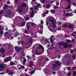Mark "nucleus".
I'll return each mask as SVG.
<instances>
[{
	"label": "nucleus",
	"mask_w": 76,
	"mask_h": 76,
	"mask_svg": "<svg viewBox=\"0 0 76 76\" xmlns=\"http://www.w3.org/2000/svg\"><path fill=\"white\" fill-rule=\"evenodd\" d=\"M56 19L54 18H52V19L50 20V21L52 22V24H53V26L54 28H56V26H54L55 24V20Z\"/></svg>",
	"instance_id": "nucleus-1"
},
{
	"label": "nucleus",
	"mask_w": 76,
	"mask_h": 76,
	"mask_svg": "<svg viewBox=\"0 0 76 76\" xmlns=\"http://www.w3.org/2000/svg\"><path fill=\"white\" fill-rule=\"evenodd\" d=\"M15 49L16 50V51L17 52H18V51H19L20 50H23V48H20L19 47L18 48V47L17 46H15Z\"/></svg>",
	"instance_id": "nucleus-2"
},
{
	"label": "nucleus",
	"mask_w": 76,
	"mask_h": 76,
	"mask_svg": "<svg viewBox=\"0 0 76 76\" xmlns=\"http://www.w3.org/2000/svg\"><path fill=\"white\" fill-rule=\"evenodd\" d=\"M69 47L70 48L72 47V45H67L66 43H65V44L64 45V48H67V47Z\"/></svg>",
	"instance_id": "nucleus-3"
},
{
	"label": "nucleus",
	"mask_w": 76,
	"mask_h": 76,
	"mask_svg": "<svg viewBox=\"0 0 76 76\" xmlns=\"http://www.w3.org/2000/svg\"><path fill=\"white\" fill-rule=\"evenodd\" d=\"M12 58V57H9L7 59L4 60V62H7L8 61H10V60H11V59Z\"/></svg>",
	"instance_id": "nucleus-4"
},
{
	"label": "nucleus",
	"mask_w": 76,
	"mask_h": 76,
	"mask_svg": "<svg viewBox=\"0 0 76 76\" xmlns=\"http://www.w3.org/2000/svg\"><path fill=\"white\" fill-rule=\"evenodd\" d=\"M4 69V65L3 64H0V70H2Z\"/></svg>",
	"instance_id": "nucleus-5"
},
{
	"label": "nucleus",
	"mask_w": 76,
	"mask_h": 76,
	"mask_svg": "<svg viewBox=\"0 0 76 76\" xmlns=\"http://www.w3.org/2000/svg\"><path fill=\"white\" fill-rule=\"evenodd\" d=\"M18 10L19 12H22L23 10V8L20 7L18 8Z\"/></svg>",
	"instance_id": "nucleus-6"
},
{
	"label": "nucleus",
	"mask_w": 76,
	"mask_h": 76,
	"mask_svg": "<svg viewBox=\"0 0 76 76\" xmlns=\"http://www.w3.org/2000/svg\"><path fill=\"white\" fill-rule=\"evenodd\" d=\"M66 15V16L67 17H68L69 16H73V14H72L71 13H69L66 14L65 15Z\"/></svg>",
	"instance_id": "nucleus-7"
},
{
	"label": "nucleus",
	"mask_w": 76,
	"mask_h": 76,
	"mask_svg": "<svg viewBox=\"0 0 76 76\" xmlns=\"http://www.w3.org/2000/svg\"><path fill=\"white\" fill-rule=\"evenodd\" d=\"M5 50H5V49H4L3 48H1V49L0 51L1 53H4V51H5Z\"/></svg>",
	"instance_id": "nucleus-8"
},
{
	"label": "nucleus",
	"mask_w": 76,
	"mask_h": 76,
	"mask_svg": "<svg viewBox=\"0 0 76 76\" xmlns=\"http://www.w3.org/2000/svg\"><path fill=\"white\" fill-rule=\"evenodd\" d=\"M33 65H34V63H33V62L31 61L29 64V66L31 67H32V66H33Z\"/></svg>",
	"instance_id": "nucleus-9"
},
{
	"label": "nucleus",
	"mask_w": 76,
	"mask_h": 76,
	"mask_svg": "<svg viewBox=\"0 0 76 76\" xmlns=\"http://www.w3.org/2000/svg\"><path fill=\"white\" fill-rule=\"evenodd\" d=\"M32 41H33V39L32 38L29 39L28 41V42H29V43H32Z\"/></svg>",
	"instance_id": "nucleus-10"
},
{
	"label": "nucleus",
	"mask_w": 76,
	"mask_h": 76,
	"mask_svg": "<svg viewBox=\"0 0 76 76\" xmlns=\"http://www.w3.org/2000/svg\"><path fill=\"white\" fill-rule=\"evenodd\" d=\"M5 13H8V15H10V14L11 13V11H10V10H8V11H6L5 12Z\"/></svg>",
	"instance_id": "nucleus-11"
},
{
	"label": "nucleus",
	"mask_w": 76,
	"mask_h": 76,
	"mask_svg": "<svg viewBox=\"0 0 76 76\" xmlns=\"http://www.w3.org/2000/svg\"><path fill=\"white\" fill-rule=\"evenodd\" d=\"M65 44V43H64L63 42H61L59 43V46H61V45H64Z\"/></svg>",
	"instance_id": "nucleus-12"
},
{
	"label": "nucleus",
	"mask_w": 76,
	"mask_h": 76,
	"mask_svg": "<svg viewBox=\"0 0 76 76\" xmlns=\"http://www.w3.org/2000/svg\"><path fill=\"white\" fill-rule=\"evenodd\" d=\"M31 18H33V17H34V11L31 12Z\"/></svg>",
	"instance_id": "nucleus-13"
},
{
	"label": "nucleus",
	"mask_w": 76,
	"mask_h": 76,
	"mask_svg": "<svg viewBox=\"0 0 76 76\" xmlns=\"http://www.w3.org/2000/svg\"><path fill=\"white\" fill-rule=\"evenodd\" d=\"M26 6V4L25 3H23L21 4V6L22 7H25Z\"/></svg>",
	"instance_id": "nucleus-14"
},
{
	"label": "nucleus",
	"mask_w": 76,
	"mask_h": 76,
	"mask_svg": "<svg viewBox=\"0 0 76 76\" xmlns=\"http://www.w3.org/2000/svg\"><path fill=\"white\" fill-rule=\"evenodd\" d=\"M57 65L56 64H54L53 65V69H54V68H55V67H57Z\"/></svg>",
	"instance_id": "nucleus-15"
},
{
	"label": "nucleus",
	"mask_w": 76,
	"mask_h": 76,
	"mask_svg": "<svg viewBox=\"0 0 76 76\" xmlns=\"http://www.w3.org/2000/svg\"><path fill=\"white\" fill-rule=\"evenodd\" d=\"M56 65H59V64H60V62L59 61H57L56 62Z\"/></svg>",
	"instance_id": "nucleus-16"
},
{
	"label": "nucleus",
	"mask_w": 76,
	"mask_h": 76,
	"mask_svg": "<svg viewBox=\"0 0 76 76\" xmlns=\"http://www.w3.org/2000/svg\"><path fill=\"white\" fill-rule=\"evenodd\" d=\"M50 12L51 13H52V14H54V13H55V11L53 10H50Z\"/></svg>",
	"instance_id": "nucleus-17"
},
{
	"label": "nucleus",
	"mask_w": 76,
	"mask_h": 76,
	"mask_svg": "<svg viewBox=\"0 0 76 76\" xmlns=\"http://www.w3.org/2000/svg\"><path fill=\"white\" fill-rule=\"evenodd\" d=\"M37 6L38 7H41V4H40L38 3L37 4Z\"/></svg>",
	"instance_id": "nucleus-18"
},
{
	"label": "nucleus",
	"mask_w": 76,
	"mask_h": 76,
	"mask_svg": "<svg viewBox=\"0 0 76 76\" xmlns=\"http://www.w3.org/2000/svg\"><path fill=\"white\" fill-rule=\"evenodd\" d=\"M68 27L70 28H73V26L72 25H68Z\"/></svg>",
	"instance_id": "nucleus-19"
},
{
	"label": "nucleus",
	"mask_w": 76,
	"mask_h": 76,
	"mask_svg": "<svg viewBox=\"0 0 76 76\" xmlns=\"http://www.w3.org/2000/svg\"><path fill=\"white\" fill-rule=\"evenodd\" d=\"M3 13V11L1 10L0 11V15H2Z\"/></svg>",
	"instance_id": "nucleus-20"
},
{
	"label": "nucleus",
	"mask_w": 76,
	"mask_h": 76,
	"mask_svg": "<svg viewBox=\"0 0 76 76\" xmlns=\"http://www.w3.org/2000/svg\"><path fill=\"white\" fill-rule=\"evenodd\" d=\"M34 73H35V70H33L32 72H31L30 73V74L31 75H32L33 74H34Z\"/></svg>",
	"instance_id": "nucleus-21"
},
{
	"label": "nucleus",
	"mask_w": 76,
	"mask_h": 76,
	"mask_svg": "<svg viewBox=\"0 0 76 76\" xmlns=\"http://www.w3.org/2000/svg\"><path fill=\"white\" fill-rule=\"evenodd\" d=\"M25 25V23H23L21 24V26H23Z\"/></svg>",
	"instance_id": "nucleus-22"
},
{
	"label": "nucleus",
	"mask_w": 76,
	"mask_h": 76,
	"mask_svg": "<svg viewBox=\"0 0 76 76\" xmlns=\"http://www.w3.org/2000/svg\"><path fill=\"white\" fill-rule=\"evenodd\" d=\"M41 2L42 3H44L45 2V0H40Z\"/></svg>",
	"instance_id": "nucleus-23"
},
{
	"label": "nucleus",
	"mask_w": 76,
	"mask_h": 76,
	"mask_svg": "<svg viewBox=\"0 0 76 76\" xmlns=\"http://www.w3.org/2000/svg\"><path fill=\"white\" fill-rule=\"evenodd\" d=\"M39 48H41L42 49H44V48L42 46L40 45L39 46Z\"/></svg>",
	"instance_id": "nucleus-24"
},
{
	"label": "nucleus",
	"mask_w": 76,
	"mask_h": 76,
	"mask_svg": "<svg viewBox=\"0 0 76 76\" xmlns=\"http://www.w3.org/2000/svg\"><path fill=\"white\" fill-rule=\"evenodd\" d=\"M38 7L37 6H35L34 7V9L35 10H38Z\"/></svg>",
	"instance_id": "nucleus-25"
},
{
	"label": "nucleus",
	"mask_w": 76,
	"mask_h": 76,
	"mask_svg": "<svg viewBox=\"0 0 76 76\" xmlns=\"http://www.w3.org/2000/svg\"><path fill=\"white\" fill-rule=\"evenodd\" d=\"M63 27H64V28H66V27H67V25L66 24H64L63 25Z\"/></svg>",
	"instance_id": "nucleus-26"
},
{
	"label": "nucleus",
	"mask_w": 76,
	"mask_h": 76,
	"mask_svg": "<svg viewBox=\"0 0 76 76\" xmlns=\"http://www.w3.org/2000/svg\"><path fill=\"white\" fill-rule=\"evenodd\" d=\"M4 6L6 9H7L8 8V5H4Z\"/></svg>",
	"instance_id": "nucleus-27"
},
{
	"label": "nucleus",
	"mask_w": 76,
	"mask_h": 76,
	"mask_svg": "<svg viewBox=\"0 0 76 76\" xmlns=\"http://www.w3.org/2000/svg\"><path fill=\"white\" fill-rule=\"evenodd\" d=\"M70 7H71L69 5V7L65 8V9H70Z\"/></svg>",
	"instance_id": "nucleus-28"
},
{
	"label": "nucleus",
	"mask_w": 76,
	"mask_h": 76,
	"mask_svg": "<svg viewBox=\"0 0 76 76\" xmlns=\"http://www.w3.org/2000/svg\"><path fill=\"white\" fill-rule=\"evenodd\" d=\"M49 11L48 10H47L46 11V12H45V14L46 15H47V14H48V13H49Z\"/></svg>",
	"instance_id": "nucleus-29"
},
{
	"label": "nucleus",
	"mask_w": 76,
	"mask_h": 76,
	"mask_svg": "<svg viewBox=\"0 0 76 76\" xmlns=\"http://www.w3.org/2000/svg\"><path fill=\"white\" fill-rule=\"evenodd\" d=\"M50 7V5H48L47 6L46 8H47V9H48Z\"/></svg>",
	"instance_id": "nucleus-30"
},
{
	"label": "nucleus",
	"mask_w": 76,
	"mask_h": 76,
	"mask_svg": "<svg viewBox=\"0 0 76 76\" xmlns=\"http://www.w3.org/2000/svg\"><path fill=\"white\" fill-rule=\"evenodd\" d=\"M9 74L10 75H12L13 74V72H9Z\"/></svg>",
	"instance_id": "nucleus-31"
},
{
	"label": "nucleus",
	"mask_w": 76,
	"mask_h": 76,
	"mask_svg": "<svg viewBox=\"0 0 76 76\" xmlns=\"http://www.w3.org/2000/svg\"><path fill=\"white\" fill-rule=\"evenodd\" d=\"M55 48V47H51V48H49V49H50V50H53V49H54V48Z\"/></svg>",
	"instance_id": "nucleus-32"
},
{
	"label": "nucleus",
	"mask_w": 76,
	"mask_h": 76,
	"mask_svg": "<svg viewBox=\"0 0 76 76\" xmlns=\"http://www.w3.org/2000/svg\"><path fill=\"white\" fill-rule=\"evenodd\" d=\"M26 20H29V18H28V17H26Z\"/></svg>",
	"instance_id": "nucleus-33"
},
{
	"label": "nucleus",
	"mask_w": 76,
	"mask_h": 76,
	"mask_svg": "<svg viewBox=\"0 0 76 76\" xmlns=\"http://www.w3.org/2000/svg\"><path fill=\"white\" fill-rule=\"evenodd\" d=\"M67 69L68 70H69L71 69V68H70V67H68Z\"/></svg>",
	"instance_id": "nucleus-34"
},
{
	"label": "nucleus",
	"mask_w": 76,
	"mask_h": 76,
	"mask_svg": "<svg viewBox=\"0 0 76 76\" xmlns=\"http://www.w3.org/2000/svg\"><path fill=\"white\" fill-rule=\"evenodd\" d=\"M45 42H48V39H46L45 40Z\"/></svg>",
	"instance_id": "nucleus-35"
},
{
	"label": "nucleus",
	"mask_w": 76,
	"mask_h": 76,
	"mask_svg": "<svg viewBox=\"0 0 76 76\" xmlns=\"http://www.w3.org/2000/svg\"><path fill=\"white\" fill-rule=\"evenodd\" d=\"M25 33H26V34H28V31L27 30H25Z\"/></svg>",
	"instance_id": "nucleus-36"
},
{
	"label": "nucleus",
	"mask_w": 76,
	"mask_h": 76,
	"mask_svg": "<svg viewBox=\"0 0 76 76\" xmlns=\"http://www.w3.org/2000/svg\"><path fill=\"white\" fill-rule=\"evenodd\" d=\"M72 58H74V59H75V58H76V57L75 56L73 55L72 56Z\"/></svg>",
	"instance_id": "nucleus-37"
},
{
	"label": "nucleus",
	"mask_w": 76,
	"mask_h": 76,
	"mask_svg": "<svg viewBox=\"0 0 76 76\" xmlns=\"http://www.w3.org/2000/svg\"><path fill=\"white\" fill-rule=\"evenodd\" d=\"M50 42H53V39L52 38H51L50 39Z\"/></svg>",
	"instance_id": "nucleus-38"
},
{
	"label": "nucleus",
	"mask_w": 76,
	"mask_h": 76,
	"mask_svg": "<svg viewBox=\"0 0 76 76\" xmlns=\"http://www.w3.org/2000/svg\"><path fill=\"white\" fill-rule=\"evenodd\" d=\"M43 53H36L37 55H41V54H42Z\"/></svg>",
	"instance_id": "nucleus-39"
},
{
	"label": "nucleus",
	"mask_w": 76,
	"mask_h": 76,
	"mask_svg": "<svg viewBox=\"0 0 76 76\" xmlns=\"http://www.w3.org/2000/svg\"><path fill=\"white\" fill-rule=\"evenodd\" d=\"M41 23L42 24H43L44 23V21L42 20H41Z\"/></svg>",
	"instance_id": "nucleus-40"
},
{
	"label": "nucleus",
	"mask_w": 76,
	"mask_h": 76,
	"mask_svg": "<svg viewBox=\"0 0 76 76\" xmlns=\"http://www.w3.org/2000/svg\"><path fill=\"white\" fill-rule=\"evenodd\" d=\"M58 7H57V6H55L54 7V9H58Z\"/></svg>",
	"instance_id": "nucleus-41"
},
{
	"label": "nucleus",
	"mask_w": 76,
	"mask_h": 76,
	"mask_svg": "<svg viewBox=\"0 0 76 76\" xmlns=\"http://www.w3.org/2000/svg\"><path fill=\"white\" fill-rule=\"evenodd\" d=\"M66 41L67 42H70L71 41L69 40H67Z\"/></svg>",
	"instance_id": "nucleus-42"
},
{
	"label": "nucleus",
	"mask_w": 76,
	"mask_h": 76,
	"mask_svg": "<svg viewBox=\"0 0 76 76\" xmlns=\"http://www.w3.org/2000/svg\"><path fill=\"white\" fill-rule=\"evenodd\" d=\"M58 31H60V30H61V28H60V27H58Z\"/></svg>",
	"instance_id": "nucleus-43"
},
{
	"label": "nucleus",
	"mask_w": 76,
	"mask_h": 76,
	"mask_svg": "<svg viewBox=\"0 0 76 76\" xmlns=\"http://www.w3.org/2000/svg\"><path fill=\"white\" fill-rule=\"evenodd\" d=\"M42 17H45V15L44 14H42Z\"/></svg>",
	"instance_id": "nucleus-44"
},
{
	"label": "nucleus",
	"mask_w": 76,
	"mask_h": 76,
	"mask_svg": "<svg viewBox=\"0 0 76 76\" xmlns=\"http://www.w3.org/2000/svg\"><path fill=\"white\" fill-rule=\"evenodd\" d=\"M8 34V32H7L5 33L4 34V35H7Z\"/></svg>",
	"instance_id": "nucleus-45"
},
{
	"label": "nucleus",
	"mask_w": 76,
	"mask_h": 76,
	"mask_svg": "<svg viewBox=\"0 0 76 76\" xmlns=\"http://www.w3.org/2000/svg\"><path fill=\"white\" fill-rule=\"evenodd\" d=\"M56 6H58L59 5V2H56Z\"/></svg>",
	"instance_id": "nucleus-46"
},
{
	"label": "nucleus",
	"mask_w": 76,
	"mask_h": 76,
	"mask_svg": "<svg viewBox=\"0 0 76 76\" xmlns=\"http://www.w3.org/2000/svg\"><path fill=\"white\" fill-rule=\"evenodd\" d=\"M70 53H73L74 52V51L73 50H71L70 51Z\"/></svg>",
	"instance_id": "nucleus-47"
},
{
	"label": "nucleus",
	"mask_w": 76,
	"mask_h": 76,
	"mask_svg": "<svg viewBox=\"0 0 76 76\" xmlns=\"http://www.w3.org/2000/svg\"><path fill=\"white\" fill-rule=\"evenodd\" d=\"M70 74H71V73L70 72H69L67 73V75L68 76H70Z\"/></svg>",
	"instance_id": "nucleus-48"
},
{
	"label": "nucleus",
	"mask_w": 76,
	"mask_h": 76,
	"mask_svg": "<svg viewBox=\"0 0 76 76\" xmlns=\"http://www.w3.org/2000/svg\"><path fill=\"white\" fill-rule=\"evenodd\" d=\"M37 35H36V34H35L34 35V38H37Z\"/></svg>",
	"instance_id": "nucleus-49"
},
{
	"label": "nucleus",
	"mask_w": 76,
	"mask_h": 76,
	"mask_svg": "<svg viewBox=\"0 0 76 76\" xmlns=\"http://www.w3.org/2000/svg\"><path fill=\"white\" fill-rule=\"evenodd\" d=\"M74 75L75 76L76 75V72L75 71L74 72Z\"/></svg>",
	"instance_id": "nucleus-50"
},
{
	"label": "nucleus",
	"mask_w": 76,
	"mask_h": 76,
	"mask_svg": "<svg viewBox=\"0 0 76 76\" xmlns=\"http://www.w3.org/2000/svg\"><path fill=\"white\" fill-rule=\"evenodd\" d=\"M39 34H42V32L40 31H39Z\"/></svg>",
	"instance_id": "nucleus-51"
},
{
	"label": "nucleus",
	"mask_w": 76,
	"mask_h": 76,
	"mask_svg": "<svg viewBox=\"0 0 76 76\" xmlns=\"http://www.w3.org/2000/svg\"><path fill=\"white\" fill-rule=\"evenodd\" d=\"M14 64V63H13V62H12L10 64L11 65H13V64Z\"/></svg>",
	"instance_id": "nucleus-52"
},
{
	"label": "nucleus",
	"mask_w": 76,
	"mask_h": 76,
	"mask_svg": "<svg viewBox=\"0 0 76 76\" xmlns=\"http://www.w3.org/2000/svg\"><path fill=\"white\" fill-rule=\"evenodd\" d=\"M23 60H24V62H26V59H25V58Z\"/></svg>",
	"instance_id": "nucleus-53"
},
{
	"label": "nucleus",
	"mask_w": 76,
	"mask_h": 76,
	"mask_svg": "<svg viewBox=\"0 0 76 76\" xmlns=\"http://www.w3.org/2000/svg\"><path fill=\"white\" fill-rule=\"evenodd\" d=\"M35 25V24L34 23H32V26H34V25Z\"/></svg>",
	"instance_id": "nucleus-54"
},
{
	"label": "nucleus",
	"mask_w": 76,
	"mask_h": 76,
	"mask_svg": "<svg viewBox=\"0 0 76 76\" xmlns=\"http://www.w3.org/2000/svg\"><path fill=\"white\" fill-rule=\"evenodd\" d=\"M5 73H3V72H1L0 73V74L1 75H3V74H5Z\"/></svg>",
	"instance_id": "nucleus-55"
},
{
	"label": "nucleus",
	"mask_w": 76,
	"mask_h": 76,
	"mask_svg": "<svg viewBox=\"0 0 76 76\" xmlns=\"http://www.w3.org/2000/svg\"><path fill=\"white\" fill-rule=\"evenodd\" d=\"M27 29H29V26H28V25H27Z\"/></svg>",
	"instance_id": "nucleus-56"
},
{
	"label": "nucleus",
	"mask_w": 76,
	"mask_h": 76,
	"mask_svg": "<svg viewBox=\"0 0 76 76\" xmlns=\"http://www.w3.org/2000/svg\"><path fill=\"white\" fill-rule=\"evenodd\" d=\"M21 68H22V69H24L25 68V66H21Z\"/></svg>",
	"instance_id": "nucleus-57"
},
{
	"label": "nucleus",
	"mask_w": 76,
	"mask_h": 76,
	"mask_svg": "<svg viewBox=\"0 0 76 76\" xmlns=\"http://www.w3.org/2000/svg\"><path fill=\"white\" fill-rule=\"evenodd\" d=\"M25 62H23L22 63H23V64H25Z\"/></svg>",
	"instance_id": "nucleus-58"
},
{
	"label": "nucleus",
	"mask_w": 76,
	"mask_h": 76,
	"mask_svg": "<svg viewBox=\"0 0 76 76\" xmlns=\"http://www.w3.org/2000/svg\"><path fill=\"white\" fill-rule=\"evenodd\" d=\"M0 34H3V31H1V33L0 32Z\"/></svg>",
	"instance_id": "nucleus-59"
},
{
	"label": "nucleus",
	"mask_w": 76,
	"mask_h": 76,
	"mask_svg": "<svg viewBox=\"0 0 76 76\" xmlns=\"http://www.w3.org/2000/svg\"><path fill=\"white\" fill-rule=\"evenodd\" d=\"M72 42H75V39H73L72 40Z\"/></svg>",
	"instance_id": "nucleus-60"
},
{
	"label": "nucleus",
	"mask_w": 76,
	"mask_h": 76,
	"mask_svg": "<svg viewBox=\"0 0 76 76\" xmlns=\"http://www.w3.org/2000/svg\"><path fill=\"white\" fill-rule=\"evenodd\" d=\"M27 57L28 58H29L30 56H27Z\"/></svg>",
	"instance_id": "nucleus-61"
},
{
	"label": "nucleus",
	"mask_w": 76,
	"mask_h": 76,
	"mask_svg": "<svg viewBox=\"0 0 76 76\" xmlns=\"http://www.w3.org/2000/svg\"><path fill=\"white\" fill-rule=\"evenodd\" d=\"M54 1H51L50 2V3H51V4H52V3H54Z\"/></svg>",
	"instance_id": "nucleus-62"
},
{
	"label": "nucleus",
	"mask_w": 76,
	"mask_h": 76,
	"mask_svg": "<svg viewBox=\"0 0 76 76\" xmlns=\"http://www.w3.org/2000/svg\"><path fill=\"white\" fill-rule=\"evenodd\" d=\"M30 9H31V10H33V9H34L32 7H31V8H30Z\"/></svg>",
	"instance_id": "nucleus-63"
},
{
	"label": "nucleus",
	"mask_w": 76,
	"mask_h": 76,
	"mask_svg": "<svg viewBox=\"0 0 76 76\" xmlns=\"http://www.w3.org/2000/svg\"><path fill=\"white\" fill-rule=\"evenodd\" d=\"M53 74H54V75H55L56 74V72H53Z\"/></svg>",
	"instance_id": "nucleus-64"
}]
</instances>
